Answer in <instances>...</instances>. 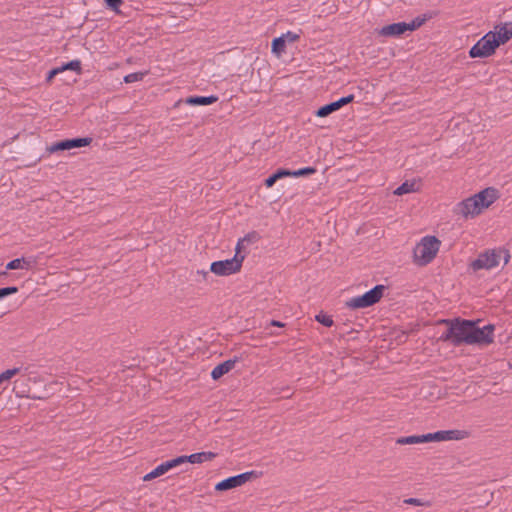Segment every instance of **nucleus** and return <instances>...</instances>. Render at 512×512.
<instances>
[{
    "label": "nucleus",
    "instance_id": "obj_1",
    "mask_svg": "<svg viewBox=\"0 0 512 512\" xmlns=\"http://www.w3.org/2000/svg\"><path fill=\"white\" fill-rule=\"evenodd\" d=\"M449 326L441 336V340L450 341L453 345L459 346L463 343L490 344L493 342V325H486L483 328L476 327V323L470 320H442Z\"/></svg>",
    "mask_w": 512,
    "mask_h": 512
},
{
    "label": "nucleus",
    "instance_id": "obj_2",
    "mask_svg": "<svg viewBox=\"0 0 512 512\" xmlns=\"http://www.w3.org/2000/svg\"><path fill=\"white\" fill-rule=\"evenodd\" d=\"M498 198V190L493 187H488L458 202L453 208V213L464 219L474 218L481 214L484 209L492 205Z\"/></svg>",
    "mask_w": 512,
    "mask_h": 512
},
{
    "label": "nucleus",
    "instance_id": "obj_3",
    "mask_svg": "<svg viewBox=\"0 0 512 512\" xmlns=\"http://www.w3.org/2000/svg\"><path fill=\"white\" fill-rule=\"evenodd\" d=\"M510 260V253L504 248L488 249L478 255L470 264L473 271L491 270L500 266L501 263L506 265Z\"/></svg>",
    "mask_w": 512,
    "mask_h": 512
},
{
    "label": "nucleus",
    "instance_id": "obj_4",
    "mask_svg": "<svg viewBox=\"0 0 512 512\" xmlns=\"http://www.w3.org/2000/svg\"><path fill=\"white\" fill-rule=\"evenodd\" d=\"M441 241L435 236H425L413 250L414 263L426 266L431 263L439 252Z\"/></svg>",
    "mask_w": 512,
    "mask_h": 512
},
{
    "label": "nucleus",
    "instance_id": "obj_5",
    "mask_svg": "<svg viewBox=\"0 0 512 512\" xmlns=\"http://www.w3.org/2000/svg\"><path fill=\"white\" fill-rule=\"evenodd\" d=\"M384 290V285H376L373 289L367 291L363 295L353 297L346 301L345 306L353 310L370 307L380 301Z\"/></svg>",
    "mask_w": 512,
    "mask_h": 512
},
{
    "label": "nucleus",
    "instance_id": "obj_6",
    "mask_svg": "<svg viewBox=\"0 0 512 512\" xmlns=\"http://www.w3.org/2000/svg\"><path fill=\"white\" fill-rule=\"evenodd\" d=\"M426 17H416L411 22H398L383 26L378 34L384 37H396L401 36L407 31H414L421 27L425 22Z\"/></svg>",
    "mask_w": 512,
    "mask_h": 512
},
{
    "label": "nucleus",
    "instance_id": "obj_7",
    "mask_svg": "<svg viewBox=\"0 0 512 512\" xmlns=\"http://www.w3.org/2000/svg\"><path fill=\"white\" fill-rule=\"evenodd\" d=\"M499 47L492 31L487 32L475 45L469 50L471 58H486L492 56Z\"/></svg>",
    "mask_w": 512,
    "mask_h": 512
},
{
    "label": "nucleus",
    "instance_id": "obj_8",
    "mask_svg": "<svg viewBox=\"0 0 512 512\" xmlns=\"http://www.w3.org/2000/svg\"><path fill=\"white\" fill-rule=\"evenodd\" d=\"M245 256H237L231 259L212 262L210 271L217 276H229L238 273L241 268Z\"/></svg>",
    "mask_w": 512,
    "mask_h": 512
},
{
    "label": "nucleus",
    "instance_id": "obj_9",
    "mask_svg": "<svg viewBox=\"0 0 512 512\" xmlns=\"http://www.w3.org/2000/svg\"><path fill=\"white\" fill-rule=\"evenodd\" d=\"M462 438L463 432L460 430H441L434 433L420 435L421 443L460 440Z\"/></svg>",
    "mask_w": 512,
    "mask_h": 512
},
{
    "label": "nucleus",
    "instance_id": "obj_10",
    "mask_svg": "<svg viewBox=\"0 0 512 512\" xmlns=\"http://www.w3.org/2000/svg\"><path fill=\"white\" fill-rule=\"evenodd\" d=\"M92 142V139L89 137L85 138H76V139H67L63 141L56 142L48 147V151L50 153L70 150L74 148L84 147L89 145Z\"/></svg>",
    "mask_w": 512,
    "mask_h": 512
},
{
    "label": "nucleus",
    "instance_id": "obj_11",
    "mask_svg": "<svg viewBox=\"0 0 512 512\" xmlns=\"http://www.w3.org/2000/svg\"><path fill=\"white\" fill-rule=\"evenodd\" d=\"M252 475H253V472H245V473L224 479L216 484L215 490L225 491V490L239 487V486L245 484L247 481H249L251 479Z\"/></svg>",
    "mask_w": 512,
    "mask_h": 512
},
{
    "label": "nucleus",
    "instance_id": "obj_12",
    "mask_svg": "<svg viewBox=\"0 0 512 512\" xmlns=\"http://www.w3.org/2000/svg\"><path fill=\"white\" fill-rule=\"evenodd\" d=\"M179 461L180 460H177V458H174V459H171V460L161 463L155 469H153L151 472L147 473L143 477V481H150L152 479H155L157 477L164 475L166 472H168L172 468L179 466Z\"/></svg>",
    "mask_w": 512,
    "mask_h": 512
},
{
    "label": "nucleus",
    "instance_id": "obj_13",
    "mask_svg": "<svg viewBox=\"0 0 512 512\" xmlns=\"http://www.w3.org/2000/svg\"><path fill=\"white\" fill-rule=\"evenodd\" d=\"M492 34H494L499 46L507 43L512 38V22L496 25Z\"/></svg>",
    "mask_w": 512,
    "mask_h": 512
},
{
    "label": "nucleus",
    "instance_id": "obj_14",
    "mask_svg": "<svg viewBox=\"0 0 512 512\" xmlns=\"http://www.w3.org/2000/svg\"><path fill=\"white\" fill-rule=\"evenodd\" d=\"M217 456L216 453L208 451V452H198L191 455H182L176 457L179 461V465L184 464L186 462H190L192 464H200L206 461H211Z\"/></svg>",
    "mask_w": 512,
    "mask_h": 512
},
{
    "label": "nucleus",
    "instance_id": "obj_15",
    "mask_svg": "<svg viewBox=\"0 0 512 512\" xmlns=\"http://www.w3.org/2000/svg\"><path fill=\"white\" fill-rule=\"evenodd\" d=\"M236 362V359H228L215 366L211 372L212 379L217 380L221 378L223 375L230 372L234 368Z\"/></svg>",
    "mask_w": 512,
    "mask_h": 512
},
{
    "label": "nucleus",
    "instance_id": "obj_16",
    "mask_svg": "<svg viewBox=\"0 0 512 512\" xmlns=\"http://www.w3.org/2000/svg\"><path fill=\"white\" fill-rule=\"evenodd\" d=\"M36 261L33 258H16L6 264L7 270L25 269L29 270L33 267Z\"/></svg>",
    "mask_w": 512,
    "mask_h": 512
},
{
    "label": "nucleus",
    "instance_id": "obj_17",
    "mask_svg": "<svg viewBox=\"0 0 512 512\" xmlns=\"http://www.w3.org/2000/svg\"><path fill=\"white\" fill-rule=\"evenodd\" d=\"M216 96H191L185 99V103L189 105H210L217 101Z\"/></svg>",
    "mask_w": 512,
    "mask_h": 512
},
{
    "label": "nucleus",
    "instance_id": "obj_18",
    "mask_svg": "<svg viewBox=\"0 0 512 512\" xmlns=\"http://www.w3.org/2000/svg\"><path fill=\"white\" fill-rule=\"evenodd\" d=\"M286 42L284 37H277L272 41V52L277 56H280L285 52Z\"/></svg>",
    "mask_w": 512,
    "mask_h": 512
},
{
    "label": "nucleus",
    "instance_id": "obj_19",
    "mask_svg": "<svg viewBox=\"0 0 512 512\" xmlns=\"http://www.w3.org/2000/svg\"><path fill=\"white\" fill-rule=\"evenodd\" d=\"M338 110V107L336 105V102H331L327 105H324L322 107H320L317 111H316V116L318 117H326L328 116L329 114L335 112Z\"/></svg>",
    "mask_w": 512,
    "mask_h": 512
},
{
    "label": "nucleus",
    "instance_id": "obj_20",
    "mask_svg": "<svg viewBox=\"0 0 512 512\" xmlns=\"http://www.w3.org/2000/svg\"><path fill=\"white\" fill-rule=\"evenodd\" d=\"M415 191V183L405 181L399 187L394 190L395 195H404Z\"/></svg>",
    "mask_w": 512,
    "mask_h": 512
},
{
    "label": "nucleus",
    "instance_id": "obj_21",
    "mask_svg": "<svg viewBox=\"0 0 512 512\" xmlns=\"http://www.w3.org/2000/svg\"><path fill=\"white\" fill-rule=\"evenodd\" d=\"M396 443L399 445H413V444H420L421 439L420 435H411L406 437H400L396 440Z\"/></svg>",
    "mask_w": 512,
    "mask_h": 512
},
{
    "label": "nucleus",
    "instance_id": "obj_22",
    "mask_svg": "<svg viewBox=\"0 0 512 512\" xmlns=\"http://www.w3.org/2000/svg\"><path fill=\"white\" fill-rule=\"evenodd\" d=\"M148 74V71H144V72H134V73H130L128 75H126L124 77V82L125 83H133V82H138V81H142L143 78Z\"/></svg>",
    "mask_w": 512,
    "mask_h": 512
},
{
    "label": "nucleus",
    "instance_id": "obj_23",
    "mask_svg": "<svg viewBox=\"0 0 512 512\" xmlns=\"http://www.w3.org/2000/svg\"><path fill=\"white\" fill-rule=\"evenodd\" d=\"M61 72H64L65 70H73L76 71L78 74L81 73V61L80 60H72L60 67Z\"/></svg>",
    "mask_w": 512,
    "mask_h": 512
},
{
    "label": "nucleus",
    "instance_id": "obj_24",
    "mask_svg": "<svg viewBox=\"0 0 512 512\" xmlns=\"http://www.w3.org/2000/svg\"><path fill=\"white\" fill-rule=\"evenodd\" d=\"M315 319L317 322L321 323L322 325L326 327H331L333 325V319L331 316L319 313L315 316Z\"/></svg>",
    "mask_w": 512,
    "mask_h": 512
},
{
    "label": "nucleus",
    "instance_id": "obj_25",
    "mask_svg": "<svg viewBox=\"0 0 512 512\" xmlns=\"http://www.w3.org/2000/svg\"><path fill=\"white\" fill-rule=\"evenodd\" d=\"M19 371H20V368H13V369H8V370L2 372L0 374V384L3 383L4 381L10 380L13 376L18 374Z\"/></svg>",
    "mask_w": 512,
    "mask_h": 512
},
{
    "label": "nucleus",
    "instance_id": "obj_26",
    "mask_svg": "<svg viewBox=\"0 0 512 512\" xmlns=\"http://www.w3.org/2000/svg\"><path fill=\"white\" fill-rule=\"evenodd\" d=\"M403 502L405 504L414 505V506H426V507H429L431 505L429 501H424V500L418 499V498H406V499H404Z\"/></svg>",
    "mask_w": 512,
    "mask_h": 512
},
{
    "label": "nucleus",
    "instance_id": "obj_27",
    "mask_svg": "<svg viewBox=\"0 0 512 512\" xmlns=\"http://www.w3.org/2000/svg\"><path fill=\"white\" fill-rule=\"evenodd\" d=\"M316 169L313 167H305L297 171H291L293 177H299L303 175H309L315 173Z\"/></svg>",
    "mask_w": 512,
    "mask_h": 512
},
{
    "label": "nucleus",
    "instance_id": "obj_28",
    "mask_svg": "<svg viewBox=\"0 0 512 512\" xmlns=\"http://www.w3.org/2000/svg\"><path fill=\"white\" fill-rule=\"evenodd\" d=\"M354 100V95L350 94L348 96L342 97L339 100L335 101L338 109L343 107L346 104L351 103Z\"/></svg>",
    "mask_w": 512,
    "mask_h": 512
},
{
    "label": "nucleus",
    "instance_id": "obj_29",
    "mask_svg": "<svg viewBox=\"0 0 512 512\" xmlns=\"http://www.w3.org/2000/svg\"><path fill=\"white\" fill-rule=\"evenodd\" d=\"M17 292H18V288L15 286L1 288L0 289V299L5 296H8V295L15 294Z\"/></svg>",
    "mask_w": 512,
    "mask_h": 512
},
{
    "label": "nucleus",
    "instance_id": "obj_30",
    "mask_svg": "<svg viewBox=\"0 0 512 512\" xmlns=\"http://www.w3.org/2000/svg\"><path fill=\"white\" fill-rule=\"evenodd\" d=\"M109 8L119 12V7L123 4V0H104Z\"/></svg>",
    "mask_w": 512,
    "mask_h": 512
},
{
    "label": "nucleus",
    "instance_id": "obj_31",
    "mask_svg": "<svg viewBox=\"0 0 512 512\" xmlns=\"http://www.w3.org/2000/svg\"><path fill=\"white\" fill-rule=\"evenodd\" d=\"M281 37H284L285 42L293 43L299 39V35L295 34L291 31H288L285 34H282Z\"/></svg>",
    "mask_w": 512,
    "mask_h": 512
},
{
    "label": "nucleus",
    "instance_id": "obj_32",
    "mask_svg": "<svg viewBox=\"0 0 512 512\" xmlns=\"http://www.w3.org/2000/svg\"><path fill=\"white\" fill-rule=\"evenodd\" d=\"M276 180L281 179L283 177L292 176L291 171L285 169H279L274 174Z\"/></svg>",
    "mask_w": 512,
    "mask_h": 512
},
{
    "label": "nucleus",
    "instance_id": "obj_33",
    "mask_svg": "<svg viewBox=\"0 0 512 512\" xmlns=\"http://www.w3.org/2000/svg\"><path fill=\"white\" fill-rule=\"evenodd\" d=\"M59 73H62L60 67L50 70L47 74L46 81L51 82L52 79Z\"/></svg>",
    "mask_w": 512,
    "mask_h": 512
},
{
    "label": "nucleus",
    "instance_id": "obj_34",
    "mask_svg": "<svg viewBox=\"0 0 512 512\" xmlns=\"http://www.w3.org/2000/svg\"><path fill=\"white\" fill-rule=\"evenodd\" d=\"M244 247V240H238L237 244H236V247H235V255L234 257H237V256H244L243 254H241V250L243 249Z\"/></svg>",
    "mask_w": 512,
    "mask_h": 512
},
{
    "label": "nucleus",
    "instance_id": "obj_35",
    "mask_svg": "<svg viewBox=\"0 0 512 512\" xmlns=\"http://www.w3.org/2000/svg\"><path fill=\"white\" fill-rule=\"evenodd\" d=\"M256 238H257V234L255 232H253V233L245 235L240 240H244V243L245 242L250 243V242H253L254 240H256Z\"/></svg>",
    "mask_w": 512,
    "mask_h": 512
},
{
    "label": "nucleus",
    "instance_id": "obj_36",
    "mask_svg": "<svg viewBox=\"0 0 512 512\" xmlns=\"http://www.w3.org/2000/svg\"><path fill=\"white\" fill-rule=\"evenodd\" d=\"M276 178L274 177V175L272 174L271 176H269L266 180H265V185L266 187L270 188L272 187L275 182H276Z\"/></svg>",
    "mask_w": 512,
    "mask_h": 512
},
{
    "label": "nucleus",
    "instance_id": "obj_37",
    "mask_svg": "<svg viewBox=\"0 0 512 512\" xmlns=\"http://www.w3.org/2000/svg\"><path fill=\"white\" fill-rule=\"evenodd\" d=\"M270 325H271V326H276V327H284V326H285V324H284V323H282V322H280V321H277V320H272V321L270 322Z\"/></svg>",
    "mask_w": 512,
    "mask_h": 512
},
{
    "label": "nucleus",
    "instance_id": "obj_38",
    "mask_svg": "<svg viewBox=\"0 0 512 512\" xmlns=\"http://www.w3.org/2000/svg\"><path fill=\"white\" fill-rule=\"evenodd\" d=\"M197 273L200 274L204 279H206V277L208 276V272L204 270L198 271Z\"/></svg>",
    "mask_w": 512,
    "mask_h": 512
}]
</instances>
